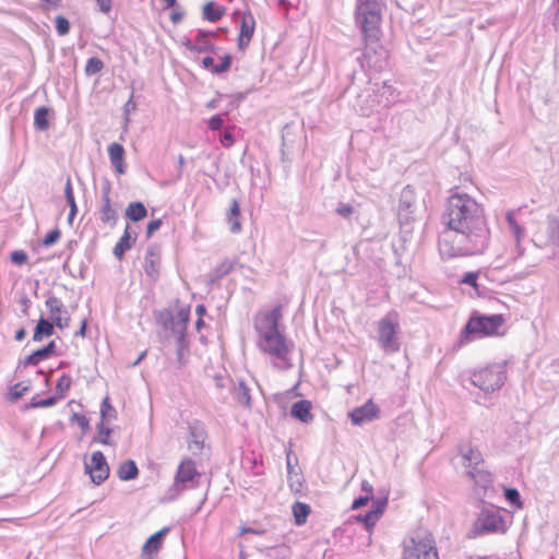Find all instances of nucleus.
Wrapping results in <instances>:
<instances>
[{
	"mask_svg": "<svg viewBox=\"0 0 559 559\" xmlns=\"http://www.w3.org/2000/svg\"><path fill=\"white\" fill-rule=\"evenodd\" d=\"M50 108L46 106L38 107L34 112V127L38 131H45L49 128Z\"/></svg>",
	"mask_w": 559,
	"mask_h": 559,
	"instance_id": "obj_30",
	"label": "nucleus"
},
{
	"mask_svg": "<svg viewBox=\"0 0 559 559\" xmlns=\"http://www.w3.org/2000/svg\"><path fill=\"white\" fill-rule=\"evenodd\" d=\"M110 189V183L108 181L102 187V202L111 201L109 197Z\"/></svg>",
	"mask_w": 559,
	"mask_h": 559,
	"instance_id": "obj_63",
	"label": "nucleus"
},
{
	"mask_svg": "<svg viewBox=\"0 0 559 559\" xmlns=\"http://www.w3.org/2000/svg\"><path fill=\"white\" fill-rule=\"evenodd\" d=\"M507 223L509 225L510 231L514 236L516 240V245L520 246L521 240L525 236L524 229L518 224L515 219V215L513 211H509L506 215Z\"/></svg>",
	"mask_w": 559,
	"mask_h": 559,
	"instance_id": "obj_36",
	"label": "nucleus"
},
{
	"mask_svg": "<svg viewBox=\"0 0 559 559\" xmlns=\"http://www.w3.org/2000/svg\"><path fill=\"white\" fill-rule=\"evenodd\" d=\"M45 304L50 312L51 320H53L55 317H57L61 313L67 314V309L64 308L62 301L59 298H57L55 296H49L46 299Z\"/></svg>",
	"mask_w": 559,
	"mask_h": 559,
	"instance_id": "obj_39",
	"label": "nucleus"
},
{
	"mask_svg": "<svg viewBox=\"0 0 559 559\" xmlns=\"http://www.w3.org/2000/svg\"><path fill=\"white\" fill-rule=\"evenodd\" d=\"M356 521L362 522L365 524L366 530L370 533L372 528L374 527L376 523L378 522V519L373 514H371L370 511H368L364 515H357Z\"/></svg>",
	"mask_w": 559,
	"mask_h": 559,
	"instance_id": "obj_49",
	"label": "nucleus"
},
{
	"mask_svg": "<svg viewBox=\"0 0 559 559\" xmlns=\"http://www.w3.org/2000/svg\"><path fill=\"white\" fill-rule=\"evenodd\" d=\"M97 4L99 7V10L103 13H109L111 10V0H96Z\"/></svg>",
	"mask_w": 559,
	"mask_h": 559,
	"instance_id": "obj_62",
	"label": "nucleus"
},
{
	"mask_svg": "<svg viewBox=\"0 0 559 559\" xmlns=\"http://www.w3.org/2000/svg\"><path fill=\"white\" fill-rule=\"evenodd\" d=\"M105 420H102L98 425H97V433H98V437L94 439L95 442H98V443H102V444H105V445H109L111 444L110 442V433H111V429L106 427L105 424H104Z\"/></svg>",
	"mask_w": 559,
	"mask_h": 559,
	"instance_id": "obj_41",
	"label": "nucleus"
},
{
	"mask_svg": "<svg viewBox=\"0 0 559 559\" xmlns=\"http://www.w3.org/2000/svg\"><path fill=\"white\" fill-rule=\"evenodd\" d=\"M463 465L471 469L473 466H483V455L476 449H469L466 453H463Z\"/></svg>",
	"mask_w": 559,
	"mask_h": 559,
	"instance_id": "obj_37",
	"label": "nucleus"
},
{
	"mask_svg": "<svg viewBox=\"0 0 559 559\" xmlns=\"http://www.w3.org/2000/svg\"><path fill=\"white\" fill-rule=\"evenodd\" d=\"M311 402L307 400H300L295 402L290 408L292 417L300 420L304 424H309L313 419V415L311 414Z\"/></svg>",
	"mask_w": 559,
	"mask_h": 559,
	"instance_id": "obj_18",
	"label": "nucleus"
},
{
	"mask_svg": "<svg viewBox=\"0 0 559 559\" xmlns=\"http://www.w3.org/2000/svg\"><path fill=\"white\" fill-rule=\"evenodd\" d=\"M169 532V527H164L160 531L153 534L144 544L142 551L143 555L151 556L153 552L158 551V549L162 547L164 537Z\"/></svg>",
	"mask_w": 559,
	"mask_h": 559,
	"instance_id": "obj_22",
	"label": "nucleus"
},
{
	"mask_svg": "<svg viewBox=\"0 0 559 559\" xmlns=\"http://www.w3.org/2000/svg\"><path fill=\"white\" fill-rule=\"evenodd\" d=\"M221 143L225 147H230L235 143V138L229 131H225L221 135Z\"/></svg>",
	"mask_w": 559,
	"mask_h": 559,
	"instance_id": "obj_60",
	"label": "nucleus"
},
{
	"mask_svg": "<svg viewBox=\"0 0 559 559\" xmlns=\"http://www.w3.org/2000/svg\"><path fill=\"white\" fill-rule=\"evenodd\" d=\"M29 390V385L28 384H24V382H19V383H15L13 386H11L10 389V395H11V399L13 401L15 400H19L21 399L25 392H27Z\"/></svg>",
	"mask_w": 559,
	"mask_h": 559,
	"instance_id": "obj_47",
	"label": "nucleus"
},
{
	"mask_svg": "<svg viewBox=\"0 0 559 559\" xmlns=\"http://www.w3.org/2000/svg\"><path fill=\"white\" fill-rule=\"evenodd\" d=\"M225 13V8L219 7L213 1L207 2L203 7V19L209 22H218Z\"/></svg>",
	"mask_w": 559,
	"mask_h": 559,
	"instance_id": "obj_29",
	"label": "nucleus"
},
{
	"mask_svg": "<svg viewBox=\"0 0 559 559\" xmlns=\"http://www.w3.org/2000/svg\"><path fill=\"white\" fill-rule=\"evenodd\" d=\"M444 227L438 237L443 260L484 254L490 245L491 233L485 210L464 192L452 193L441 215Z\"/></svg>",
	"mask_w": 559,
	"mask_h": 559,
	"instance_id": "obj_1",
	"label": "nucleus"
},
{
	"mask_svg": "<svg viewBox=\"0 0 559 559\" xmlns=\"http://www.w3.org/2000/svg\"><path fill=\"white\" fill-rule=\"evenodd\" d=\"M353 212L354 207L347 203H340L336 207V213L344 218H349Z\"/></svg>",
	"mask_w": 559,
	"mask_h": 559,
	"instance_id": "obj_55",
	"label": "nucleus"
},
{
	"mask_svg": "<svg viewBox=\"0 0 559 559\" xmlns=\"http://www.w3.org/2000/svg\"><path fill=\"white\" fill-rule=\"evenodd\" d=\"M27 254L23 250H15L11 253V261L16 265H22L27 261Z\"/></svg>",
	"mask_w": 559,
	"mask_h": 559,
	"instance_id": "obj_54",
	"label": "nucleus"
},
{
	"mask_svg": "<svg viewBox=\"0 0 559 559\" xmlns=\"http://www.w3.org/2000/svg\"><path fill=\"white\" fill-rule=\"evenodd\" d=\"M547 239L544 241V246L554 245L559 246V217L548 216L547 217Z\"/></svg>",
	"mask_w": 559,
	"mask_h": 559,
	"instance_id": "obj_26",
	"label": "nucleus"
},
{
	"mask_svg": "<svg viewBox=\"0 0 559 559\" xmlns=\"http://www.w3.org/2000/svg\"><path fill=\"white\" fill-rule=\"evenodd\" d=\"M234 269V262L224 260L214 270L215 278H222L228 275Z\"/></svg>",
	"mask_w": 559,
	"mask_h": 559,
	"instance_id": "obj_44",
	"label": "nucleus"
},
{
	"mask_svg": "<svg viewBox=\"0 0 559 559\" xmlns=\"http://www.w3.org/2000/svg\"><path fill=\"white\" fill-rule=\"evenodd\" d=\"M162 226V221L159 218L151 221L146 226V236L150 238L153 236L155 231H157Z\"/></svg>",
	"mask_w": 559,
	"mask_h": 559,
	"instance_id": "obj_59",
	"label": "nucleus"
},
{
	"mask_svg": "<svg viewBox=\"0 0 559 559\" xmlns=\"http://www.w3.org/2000/svg\"><path fill=\"white\" fill-rule=\"evenodd\" d=\"M167 330H170L171 334L176 338L177 357H178V361L181 364L185 353L189 350V342L187 340V328L168 325Z\"/></svg>",
	"mask_w": 559,
	"mask_h": 559,
	"instance_id": "obj_20",
	"label": "nucleus"
},
{
	"mask_svg": "<svg viewBox=\"0 0 559 559\" xmlns=\"http://www.w3.org/2000/svg\"><path fill=\"white\" fill-rule=\"evenodd\" d=\"M55 27L60 36H64L70 32V22L62 15H58L55 19Z\"/></svg>",
	"mask_w": 559,
	"mask_h": 559,
	"instance_id": "obj_45",
	"label": "nucleus"
},
{
	"mask_svg": "<svg viewBox=\"0 0 559 559\" xmlns=\"http://www.w3.org/2000/svg\"><path fill=\"white\" fill-rule=\"evenodd\" d=\"M381 0H357L355 20L365 36V57L370 58L371 52L378 53L379 25L381 22Z\"/></svg>",
	"mask_w": 559,
	"mask_h": 559,
	"instance_id": "obj_3",
	"label": "nucleus"
},
{
	"mask_svg": "<svg viewBox=\"0 0 559 559\" xmlns=\"http://www.w3.org/2000/svg\"><path fill=\"white\" fill-rule=\"evenodd\" d=\"M56 350L55 341L49 342L46 346L34 350L31 355H28L23 361L24 366H36L40 361L48 359L53 355Z\"/></svg>",
	"mask_w": 559,
	"mask_h": 559,
	"instance_id": "obj_19",
	"label": "nucleus"
},
{
	"mask_svg": "<svg viewBox=\"0 0 559 559\" xmlns=\"http://www.w3.org/2000/svg\"><path fill=\"white\" fill-rule=\"evenodd\" d=\"M147 216V210L142 202H131L126 209V217L131 222H140Z\"/></svg>",
	"mask_w": 559,
	"mask_h": 559,
	"instance_id": "obj_27",
	"label": "nucleus"
},
{
	"mask_svg": "<svg viewBox=\"0 0 559 559\" xmlns=\"http://www.w3.org/2000/svg\"><path fill=\"white\" fill-rule=\"evenodd\" d=\"M160 266V250L157 246L151 245L147 247L144 258L145 274L153 281L159 277Z\"/></svg>",
	"mask_w": 559,
	"mask_h": 559,
	"instance_id": "obj_13",
	"label": "nucleus"
},
{
	"mask_svg": "<svg viewBox=\"0 0 559 559\" xmlns=\"http://www.w3.org/2000/svg\"><path fill=\"white\" fill-rule=\"evenodd\" d=\"M368 501H369V496H360L353 501L352 509L358 510L361 507L366 506L368 503Z\"/></svg>",
	"mask_w": 559,
	"mask_h": 559,
	"instance_id": "obj_61",
	"label": "nucleus"
},
{
	"mask_svg": "<svg viewBox=\"0 0 559 559\" xmlns=\"http://www.w3.org/2000/svg\"><path fill=\"white\" fill-rule=\"evenodd\" d=\"M117 412L109 403V399L105 397L100 405V416L102 420H108L111 418H116Z\"/></svg>",
	"mask_w": 559,
	"mask_h": 559,
	"instance_id": "obj_43",
	"label": "nucleus"
},
{
	"mask_svg": "<svg viewBox=\"0 0 559 559\" xmlns=\"http://www.w3.org/2000/svg\"><path fill=\"white\" fill-rule=\"evenodd\" d=\"M400 325L396 312H389L378 322V344L385 354H395L401 343L397 337Z\"/></svg>",
	"mask_w": 559,
	"mask_h": 559,
	"instance_id": "obj_6",
	"label": "nucleus"
},
{
	"mask_svg": "<svg viewBox=\"0 0 559 559\" xmlns=\"http://www.w3.org/2000/svg\"><path fill=\"white\" fill-rule=\"evenodd\" d=\"M224 124V119L222 114L214 115L209 120V128L211 130H219Z\"/></svg>",
	"mask_w": 559,
	"mask_h": 559,
	"instance_id": "obj_56",
	"label": "nucleus"
},
{
	"mask_svg": "<svg viewBox=\"0 0 559 559\" xmlns=\"http://www.w3.org/2000/svg\"><path fill=\"white\" fill-rule=\"evenodd\" d=\"M138 239L136 231L132 230L130 225H127L123 235L116 243L112 253L118 260H122L124 253L130 250Z\"/></svg>",
	"mask_w": 559,
	"mask_h": 559,
	"instance_id": "obj_15",
	"label": "nucleus"
},
{
	"mask_svg": "<svg viewBox=\"0 0 559 559\" xmlns=\"http://www.w3.org/2000/svg\"><path fill=\"white\" fill-rule=\"evenodd\" d=\"M20 304L22 306V313L23 316H27L28 314V308L31 306V300L28 299L27 296H23L21 299H20Z\"/></svg>",
	"mask_w": 559,
	"mask_h": 559,
	"instance_id": "obj_64",
	"label": "nucleus"
},
{
	"mask_svg": "<svg viewBox=\"0 0 559 559\" xmlns=\"http://www.w3.org/2000/svg\"><path fill=\"white\" fill-rule=\"evenodd\" d=\"M234 15H240V24H239V35L237 40V46L239 50H245L254 34L255 29V20L251 12L240 13L239 11H235Z\"/></svg>",
	"mask_w": 559,
	"mask_h": 559,
	"instance_id": "obj_11",
	"label": "nucleus"
},
{
	"mask_svg": "<svg viewBox=\"0 0 559 559\" xmlns=\"http://www.w3.org/2000/svg\"><path fill=\"white\" fill-rule=\"evenodd\" d=\"M292 510H293L295 524L298 526L306 524L307 519L311 512L310 506L307 503L300 502V501H296L293 504Z\"/></svg>",
	"mask_w": 559,
	"mask_h": 559,
	"instance_id": "obj_28",
	"label": "nucleus"
},
{
	"mask_svg": "<svg viewBox=\"0 0 559 559\" xmlns=\"http://www.w3.org/2000/svg\"><path fill=\"white\" fill-rule=\"evenodd\" d=\"M85 472L91 476L94 484L100 485L109 476V466L106 457L100 451L93 452L91 462H85Z\"/></svg>",
	"mask_w": 559,
	"mask_h": 559,
	"instance_id": "obj_10",
	"label": "nucleus"
},
{
	"mask_svg": "<svg viewBox=\"0 0 559 559\" xmlns=\"http://www.w3.org/2000/svg\"><path fill=\"white\" fill-rule=\"evenodd\" d=\"M64 198L67 200V203L70 207V212L68 215V222L72 224L73 218L75 217L78 213V205L75 202L72 183L70 177L67 178L66 185H64Z\"/></svg>",
	"mask_w": 559,
	"mask_h": 559,
	"instance_id": "obj_31",
	"label": "nucleus"
},
{
	"mask_svg": "<svg viewBox=\"0 0 559 559\" xmlns=\"http://www.w3.org/2000/svg\"><path fill=\"white\" fill-rule=\"evenodd\" d=\"M388 504V500L385 498L383 499H377L372 502L371 509L369 510L371 514L376 516V519H380V516L383 514L385 507Z\"/></svg>",
	"mask_w": 559,
	"mask_h": 559,
	"instance_id": "obj_50",
	"label": "nucleus"
},
{
	"mask_svg": "<svg viewBox=\"0 0 559 559\" xmlns=\"http://www.w3.org/2000/svg\"><path fill=\"white\" fill-rule=\"evenodd\" d=\"M205 438L206 433L202 425L195 423L189 426L188 448L190 451L200 452L204 447Z\"/></svg>",
	"mask_w": 559,
	"mask_h": 559,
	"instance_id": "obj_16",
	"label": "nucleus"
},
{
	"mask_svg": "<svg viewBox=\"0 0 559 559\" xmlns=\"http://www.w3.org/2000/svg\"><path fill=\"white\" fill-rule=\"evenodd\" d=\"M201 474L191 459H183L177 467L174 484L167 491L168 500L177 499L183 491L197 488Z\"/></svg>",
	"mask_w": 559,
	"mask_h": 559,
	"instance_id": "obj_5",
	"label": "nucleus"
},
{
	"mask_svg": "<svg viewBox=\"0 0 559 559\" xmlns=\"http://www.w3.org/2000/svg\"><path fill=\"white\" fill-rule=\"evenodd\" d=\"M379 412V407L371 400H369L364 405L355 407L352 412H349L348 417L354 425L361 426L377 419Z\"/></svg>",
	"mask_w": 559,
	"mask_h": 559,
	"instance_id": "obj_12",
	"label": "nucleus"
},
{
	"mask_svg": "<svg viewBox=\"0 0 559 559\" xmlns=\"http://www.w3.org/2000/svg\"><path fill=\"white\" fill-rule=\"evenodd\" d=\"M59 400H58L57 395H52V396H49V397L43 399V400L33 399L32 402H31V407H33V408H46V407L53 406Z\"/></svg>",
	"mask_w": 559,
	"mask_h": 559,
	"instance_id": "obj_46",
	"label": "nucleus"
},
{
	"mask_svg": "<svg viewBox=\"0 0 559 559\" xmlns=\"http://www.w3.org/2000/svg\"><path fill=\"white\" fill-rule=\"evenodd\" d=\"M189 319L190 311L188 309H180L176 318L174 316H168L167 319L164 320L163 325L165 330L168 329V325L185 326L188 329Z\"/></svg>",
	"mask_w": 559,
	"mask_h": 559,
	"instance_id": "obj_34",
	"label": "nucleus"
},
{
	"mask_svg": "<svg viewBox=\"0 0 559 559\" xmlns=\"http://www.w3.org/2000/svg\"><path fill=\"white\" fill-rule=\"evenodd\" d=\"M478 273L467 272L463 275L461 283L476 287L477 286Z\"/></svg>",
	"mask_w": 559,
	"mask_h": 559,
	"instance_id": "obj_57",
	"label": "nucleus"
},
{
	"mask_svg": "<svg viewBox=\"0 0 559 559\" xmlns=\"http://www.w3.org/2000/svg\"><path fill=\"white\" fill-rule=\"evenodd\" d=\"M139 475V468L134 461H124L118 469V476L121 480H131L136 478Z\"/></svg>",
	"mask_w": 559,
	"mask_h": 559,
	"instance_id": "obj_33",
	"label": "nucleus"
},
{
	"mask_svg": "<svg viewBox=\"0 0 559 559\" xmlns=\"http://www.w3.org/2000/svg\"><path fill=\"white\" fill-rule=\"evenodd\" d=\"M72 420L76 421V424L81 427L83 431H85L90 427V421L84 415L74 413L72 416Z\"/></svg>",
	"mask_w": 559,
	"mask_h": 559,
	"instance_id": "obj_58",
	"label": "nucleus"
},
{
	"mask_svg": "<svg viewBox=\"0 0 559 559\" xmlns=\"http://www.w3.org/2000/svg\"><path fill=\"white\" fill-rule=\"evenodd\" d=\"M52 323L55 326L59 328V329H64V328H68L69 324H70V314L69 312L67 311V314H59L57 317L53 318L52 320Z\"/></svg>",
	"mask_w": 559,
	"mask_h": 559,
	"instance_id": "obj_53",
	"label": "nucleus"
},
{
	"mask_svg": "<svg viewBox=\"0 0 559 559\" xmlns=\"http://www.w3.org/2000/svg\"><path fill=\"white\" fill-rule=\"evenodd\" d=\"M231 60L233 58L230 55H225L221 58V62L213 67L212 72L215 74L227 72L231 66Z\"/></svg>",
	"mask_w": 559,
	"mask_h": 559,
	"instance_id": "obj_48",
	"label": "nucleus"
},
{
	"mask_svg": "<svg viewBox=\"0 0 559 559\" xmlns=\"http://www.w3.org/2000/svg\"><path fill=\"white\" fill-rule=\"evenodd\" d=\"M61 237V233L58 228H55L52 230H50L44 238L43 240V245L45 247H50L52 245H55Z\"/></svg>",
	"mask_w": 559,
	"mask_h": 559,
	"instance_id": "obj_52",
	"label": "nucleus"
},
{
	"mask_svg": "<svg viewBox=\"0 0 559 559\" xmlns=\"http://www.w3.org/2000/svg\"><path fill=\"white\" fill-rule=\"evenodd\" d=\"M504 319L502 314H480L474 312L460 333V344L465 345L475 340L498 334Z\"/></svg>",
	"mask_w": 559,
	"mask_h": 559,
	"instance_id": "obj_4",
	"label": "nucleus"
},
{
	"mask_svg": "<svg viewBox=\"0 0 559 559\" xmlns=\"http://www.w3.org/2000/svg\"><path fill=\"white\" fill-rule=\"evenodd\" d=\"M55 332V325L49 320L45 319L44 317H40L33 334V341L34 342H40L44 340V337L51 336Z\"/></svg>",
	"mask_w": 559,
	"mask_h": 559,
	"instance_id": "obj_24",
	"label": "nucleus"
},
{
	"mask_svg": "<svg viewBox=\"0 0 559 559\" xmlns=\"http://www.w3.org/2000/svg\"><path fill=\"white\" fill-rule=\"evenodd\" d=\"M240 216V206L236 199H233L229 206V213L227 216V221L229 224V230L233 234H238L241 230V223L239 221Z\"/></svg>",
	"mask_w": 559,
	"mask_h": 559,
	"instance_id": "obj_25",
	"label": "nucleus"
},
{
	"mask_svg": "<svg viewBox=\"0 0 559 559\" xmlns=\"http://www.w3.org/2000/svg\"><path fill=\"white\" fill-rule=\"evenodd\" d=\"M414 205H415L414 190L409 186H407L401 192L400 210L406 211L408 213H413Z\"/></svg>",
	"mask_w": 559,
	"mask_h": 559,
	"instance_id": "obj_35",
	"label": "nucleus"
},
{
	"mask_svg": "<svg viewBox=\"0 0 559 559\" xmlns=\"http://www.w3.org/2000/svg\"><path fill=\"white\" fill-rule=\"evenodd\" d=\"M467 475L474 480L475 485L487 489L492 484V476L489 472L485 471L483 466H473L467 469Z\"/></svg>",
	"mask_w": 559,
	"mask_h": 559,
	"instance_id": "obj_21",
	"label": "nucleus"
},
{
	"mask_svg": "<svg viewBox=\"0 0 559 559\" xmlns=\"http://www.w3.org/2000/svg\"><path fill=\"white\" fill-rule=\"evenodd\" d=\"M503 516L493 508H484L474 524L477 534L496 533L503 528Z\"/></svg>",
	"mask_w": 559,
	"mask_h": 559,
	"instance_id": "obj_9",
	"label": "nucleus"
},
{
	"mask_svg": "<svg viewBox=\"0 0 559 559\" xmlns=\"http://www.w3.org/2000/svg\"><path fill=\"white\" fill-rule=\"evenodd\" d=\"M283 318L282 306L260 312L254 317V331L257 333V347L278 361V366H288L289 345L284 333L280 330Z\"/></svg>",
	"mask_w": 559,
	"mask_h": 559,
	"instance_id": "obj_2",
	"label": "nucleus"
},
{
	"mask_svg": "<svg viewBox=\"0 0 559 559\" xmlns=\"http://www.w3.org/2000/svg\"><path fill=\"white\" fill-rule=\"evenodd\" d=\"M507 379L506 362L491 364L473 372L472 383L485 392L499 390Z\"/></svg>",
	"mask_w": 559,
	"mask_h": 559,
	"instance_id": "obj_7",
	"label": "nucleus"
},
{
	"mask_svg": "<svg viewBox=\"0 0 559 559\" xmlns=\"http://www.w3.org/2000/svg\"><path fill=\"white\" fill-rule=\"evenodd\" d=\"M104 68V62L98 57H91L87 59L85 66V74L94 75L99 73Z\"/></svg>",
	"mask_w": 559,
	"mask_h": 559,
	"instance_id": "obj_42",
	"label": "nucleus"
},
{
	"mask_svg": "<svg viewBox=\"0 0 559 559\" xmlns=\"http://www.w3.org/2000/svg\"><path fill=\"white\" fill-rule=\"evenodd\" d=\"M234 397L236 399V401L245 406V407H248L250 408L251 407V395H250V389L248 388V385L243 382V381H240L234 389Z\"/></svg>",
	"mask_w": 559,
	"mask_h": 559,
	"instance_id": "obj_32",
	"label": "nucleus"
},
{
	"mask_svg": "<svg viewBox=\"0 0 559 559\" xmlns=\"http://www.w3.org/2000/svg\"><path fill=\"white\" fill-rule=\"evenodd\" d=\"M98 215L99 221L103 224L108 225L109 227L116 226L118 221V213L112 207L111 201L103 202L102 206L98 210Z\"/></svg>",
	"mask_w": 559,
	"mask_h": 559,
	"instance_id": "obj_23",
	"label": "nucleus"
},
{
	"mask_svg": "<svg viewBox=\"0 0 559 559\" xmlns=\"http://www.w3.org/2000/svg\"><path fill=\"white\" fill-rule=\"evenodd\" d=\"M380 92L381 98L378 100L379 104L386 107L396 100L397 95L395 94V90L392 85L383 83L381 88L378 90Z\"/></svg>",
	"mask_w": 559,
	"mask_h": 559,
	"instance_id": "obj_38",
	"label": "nucleus"
},
{
	"mask_svg": "<svg viewBox=\"0 0 559 559\" xmlns=\"http://www.w3.org/2000/svg\"><path fill=\"white\" fill-rule=\"evenodd\" d=\"M72 380L69 374L63 373L57 381L56 384V394L58 400H61L64 396V393L69 391L71 386Z\"/></svg>",
	"mask_w": 559,
	"mask_h": 559,
	"instance_id": "obj_40",
	"label": "nucleus"
},
{
	"mask_svg": "<svg viewBox=\"0 0 559 559\" xmlns=\"http://www.w3.org/2000/svg\"><path fill=\"white\" fill-rule=\"evenodd\" d=\"M124 154V147L119 143L114 142L108 146L110 164L121 175L126 173Z\"/></svg>",
	"mask_w": 559,
	"mask_h": 559,
	"instance_id": "obj_17",
	"label": "nucleus"
},
{
	"mask_svg": "<svg viewBox=\"0 0 559 559\" xmlns=\"http://www.w3.org/2000/svg\"><path fill=\"white\" fill-rule=\"evenodd\" d=\"M402 559H438L431 535L416 533L406 540Z\"/></svg>",
	"mask_w": 559,
	"mask_h": 559,
	"instance_id": "obj_8",
	"label": "nucleus"
},
{
	"mask_svg": "<svg viewBox=\"0 0 559 559\" xmlns=\"http://www.w3.org/2000/svg\"><path fill=\"white\" fill-rule=\"evenodd\" d=\"M506 499L513 506L521 507V496L518 489L515 488H506L504 489Z\"/></svg>",
	"mask_w": 559,
	"mask_h": 559,
	"instance_id": "obj_51",
	"label": "nucleus"
},
{
	"mask_svg": "<svg viewBox=\"0 0 559 559\" xmlns=\"http://www.w3.org/2000/svg\"><path fill=\"white\" fill-rule=\"evenodd\" d=\"M182 45L190 51L193 52H213L215 50V46L210 40V31L199 29L195 43L191 39H186L182 41Z\"/></svg>",
	"mask_w": 559,
	"mask_h": 559,
	"instance_id": "obj_14",
	"label": "nucleus"
}]
</instances>
